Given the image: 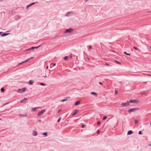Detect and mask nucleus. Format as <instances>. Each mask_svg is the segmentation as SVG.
I'll use <instances>...</instances> for the list:
<instances>
[{"label":"nucleus","mask_w":151,"mask_h":151,"mask_svg":"<svg viewBox=\"0 0 151 151\" xmlns=\"http://www.w3.org/2000/svg\"><path fill=\"white\" fill-rule=\"evenodd\" d=\"M139 109H140L138 108H131L129 109L127 111L129 113H130L139 110Z\"/></svg>","instance_id":"1"},{"label":"nucleus","mask_w":151,"mask_h":151,"mask_svg":"<svg viewBox=\"0 0 151 151\" xmlns=\"http://www.w3.org/2000/svg\"><path fill=\"white\" fill-rule=\"evenodd\" d=\"M130 102L131 103L138 104L139 102V100L137 99H131Z\"/></svg>","instance_id":"2"},{"label":"nucleus","mask_w":151,"mask_h":151,"mask_svg":"<svg viewBox=\"0 0 151 151\" xmlns=\"http://www.w3.org/2000/svg\"><path fill=\"white\" fill-rule=\"evenodd\" d=\"M26 90V88H23L22 89H18L17 92L20 93H22L25 91Z\"/></svg>","instance_id":"3"},{"label":"nucleus","mask_w":151,"mask_h":151,"mask_svg":"<svg viewBox=\"0 0 151 151\" xmlns=\"http://www.w3.org/2000/svg\"><path fill=\"white\" fill-rule=\"evenodd\" d=\"M73 30L72 28H70L68 29H67L65 31V33H70L73 31Z\"/></svg>","instance_id":"4"},{"label":"nucleus","mask_w":151,"mask_h":151,"mask_svg":"<svg viewBox=\"0 0 151 151\" xmlns=\"http://www.w3.org/2000/svg\"><path fill=\"white\" fill-rule=\"evenodd\" d=\"M45 109H44L43 110H42L41 111H40L39 112V113H38L37 114V115L38 116H40L42 114H43L44 112H45Z\"/></svg>","instance_id":"5"},{"label":"nucleus","mask_w":151,"mask_h":151,"mask_svg":"<svg viewBox=\"0 0 151 151\" xmlns=\"http://www.w3.org/2000/svg\"><path fill=\"white\" fill-rule=\"evenodd\" d=\"M27 100V99L25 98H24L22 100H21L20 101V103H24Z\"/></svg>","instance_id":"6"},{"label":"nucleus","mask_w":151,"mask_h":151,"mask_svg":"<svg viewBox=\"0 0 151 151\" xmlns=\"http://www.w3.org/2000/svg\"><path fill=\"white\" fill-rule=\"evenodd\" d=\"M35 2H33L32 3H31V4H29V5H28L27 6H26V9H27L29 7L31 6H32V5H34V4H35Z\"/></svg>","instance_id":"7"},{"label":"nucleus","mask_w":151,"mask_h":151,"mask_svg":"<svg viewBox=\"0 0 151 151\" xmlns=\"http://www.w3.org/2000/svg\"><path fill=\"white\" fill-rule=\"evenodd\" d=\"M133 133V132L131 130H129L127 132V134L130 135Z\"/></svg>","instance_id":"8"},{"label":"nucleus","mask_w":151,"mask_h":151,"mask_svg":"<svg viewBox=\"0 0 151 151\" xmlns=\"http://www.w3.org/2000/svg\"><path fill=\"white\" fill-rule=\"evenodd\" d=\"M78 110H76L75 111H74V112L73 113V114L72 115V116H74L76 114H77V113H78Z\"/></svg>","instance_id":"9"},{"label":"nucleus","mask_w":151,"mask_h":151,"mask_svg":"<svg viewBox=\"0 0 151 151\" xmlns=\"http://www.w3.org/2000/svg\"><path fill=\"white\" fill-rule=\"evenodd\" d=\"M80 103V101H76L75 103V105L76 106H77L79 105Z\"/></svg>","instance_id":"10"},{"label":"nucleus","mask_w":151,"mask_h":151,"mask_svg":"<svg viewBox=\"0 0 151 151\" xmlns=\"http://www.w3.org/2000/svg\"><path fill=\"white\" fill-rule=\"evenodd\" d=\"M34 81H33L32 80H30L29 81V84L30 85H32L33 84Z\"/></svg>","instance_id":"11"},{"label":"nucleus","mask_w":151,"mask_h":151,"mask_svg":"<svg viewBox=\"0 0 151 151\" xmlns=\"http://www.w3.org/2000/svg\"><path fill=\"white\" fill-rule=\"evenodd\" d=\"M121 106L124 107H125L127 105L125 103L123 102L121 104Z\"/></svg>","instance_id":"12"},{"label":"nucleus","mask_w":151,"mask_h":151,"mask_svg":"<svg viewBox=\"0 0 151 151\" xmlns=\"http://www.w3.org/2000/svg\"><path fill=\"white\" fill-rule=\"evenodd\" d=\"M32 135L34 136H36L37 135V132L36 131H34L32 133Z\"/></svg>","instance_id":"13"},{"label":"nucleus","mask_w":151,"mask_h":151,"mask_svg":"<svg viewBox=\"0 0 151 151\" xmlns=\"http://www.w3.org/2000/svg\"><path fill=\"white\" fill-rule=\"evenodd\" d=\"M20 115L22 117H27V114H20Z\"/></svg>","instance_id":"14"},{"label":"nucleus","mask_w":151,"mask_h":151,"mask_svg":"<svg viewBox=\"0 0 151 151\" xmlns=\"http://www.w3.org/2000/svg\"><path fill=\"white\" fill-rule=\"evenodd\" d=\"M70 98V97H68V98H67L66 99H63L61 101L62 102H64L65 101H67L68 99H69Z\"/></svg>","instance_id":"15"},{"label":"nucleus","mask_w":151,"mask_h":151,"mask_svg":"<svg viewBox=\"0 0 151 151\" xmlns=\"http://www.w3.org/2000/svg\"><path fill=\"white\" fill-rule=\"evenodd\" d=\"M9 33H4L1 34V36L2 37L4 36H6V35H9Z\"/></svg>","instance_id":"16"},{"label":"nucleus","mask_w":151,"mask_h":151,"mask_svg":"<svg viewBox=\"0 0 151 151\" xmlns=\"http://www.w3.org/2000/svg\"><path fill=\"white\" fill-rule=\"evenodd\" d=\"M34 49V47H31L27 49V51L32 50Z\"/></svg>","instance_id":"17"},{"label":"nucleus","mask_w":151,"mask_h":151,"mask_svg":"<svg viewBox=\"0 0 151 151\" xmlns=\"http://www.w3.org/2000/svg\"><path fill=\"white\" fill-rule=\"evenodd\" d=\"M42 135L45 136V137H46L47 135V132L43 133L42 134Z\"/></svg>","instance_id":"18"},{"label":"nucleus","mask_w":151,"mask_h":151,"mask_svg":"<svg viewBox=\"0 0 151 151\" xmlns=\"http://www.w3.org/2000/svg\"><path fill=\"white\" fill-rule=\"evenodd\" d=\"M91 94H92V95H94L95 96H97V93H96V92H92L91 93Z\"/></svg>","instance_id":"19"},{"label":"nucleus","mask_w":151,"mask_h":151,"mask_svg":"<svg viewBox=\"0 0 151 151\" xmlns=\"http://www.w3.org/2000/svg\"><path fill=\"white\" fill-rule=\"evenodd\" d=\"M130 103V101H127L126 103H126V105L127 106L129 105Z\"/></svg>","instance_id":"20"},{"label":"nucleus","mask_w":151,"mask_h":151,"mask_svg":"<svg viewBox=\"0 0 151 151\" xmlns=\"http://www.w3.org/2000/svg\"><path fill=\"white\" fill-rule=\"evenodd\" d=\"M124 53L127 55H130V54L127 53L125 51L124 52Z\"/></svg>","instance_id":"21"},{"label":"nucleus","mask_w":151,"mask_h":151,"mask_svg":"<svg viewBox=\"0 0 151 151\" xmlns=\"http://www.w3.org/2000/svg\"><path fill=\"white\" fill-rule=\"evenodd\" d=\"M68 57L67 56H65L64 57H63V59L64 60H68Z\"/></svg>","instance_id":"22"},{"label":"nucleus","mask_w":151,"mask_h":151,"mask_svg":"<svg viewBox=\"0 0 151 151\" xmlns=\"http://www.w3.org/2000/svg\"><path fill=\"white\" fill-rule=\"evenodd\" d=\"M61 117H60L57 120V122H59L61 120Z\"/></svg>","instance_id":"23"},{"label":"nucleus","mask_w":151,"mask_h":151,"mask_svg":"<svg viewBox=\"0 0 151 151\" xmlns=\"http://www.w3.org/2000/svg\"><path fill=\"white\" fill-rule=\"evenodd\" d=\"M134 122L135 124H137L138 122V121L137 120H134Z\"/></svg>","instance_id":"24"},{"label":"nucleus","mask_w":151,"mask_h":151,"mask_svg":"<svg viewBox=\"0 0 151 151\" xmlns=\"http://www.w3.org/2000/svg\"><path fill=\"white\" fill-rule=\"evenodd\" d=\"M23 63V62H21V63H19L17 65V66H19L20 65H21V64H22Z\"/></svg>","instance_id":"25"},{"label":"nucleus","mask_w":151,"mask_h":151,"mask_svg":"<svg viewBox=\"0 0 151 151\" xmlns=\"http://www.w3.org/2000/svg\"><path fill=\"white\" fill-rule=\"evenodd\" d=\"M1 91L2 92H4V89L3 88H2L1 89Z\"/></svg>","instance_id":"26"},{"label":"nucleus","mask_w":151,"mask_h":151,"mask_svg":"<svg viewBox=\"0 0 151 151\" xmlns=\"http://www.w3.org/2000/svg\"><path fill=\"white\" fill-rule=\"evenodd\" d=\"M107 118V116H104L103 118V120H105Z\"/></svg>","instance_id":"27"},{"label":"nucleus","mask_w":151,"mask_h":151,"mask_svg":"<svg viewBox=\"0 0 151 151\" xmlns=\"http://www.w3.org/2000/svg\"><path fill=\"white\" fill-rule=\"evenodd\" d=\"M40 85L43 86H45L46 85L45 84L43 83H40Z\"/></svg>","instance_id":"28"},{"label":"nucleus","mask_w":151,"mask_h":151,"mask_svg":"<svg viewBox=\"0 0 151 151\" xmlns=\"http://www.w3.org/2000/svg\"><path fill=\"white\" fill-rule=\"evenodd\" d=\"M41 46V45H39V46H37V47H34V49H37L39 47H40Z\"/></svg>","instance_id":"29"},{"label":"nucleus","mask_w":151,"mask_h":151,"mask_svg":"<svg viewBox=\"0 0 151 151\" xmlns=\"http://www.w3.org/2000/svg\"><path fill=\"white\" fill-rule=\"evenodd\" d=\"M142 131H140L139 132H138V134H142Z\"/></svg>","instance_id":"30"},{"label":"nucleus","mask_w":151,"mask_h":151,"mask_svg":"<svg viewBox=\"0 0 151 151\" xmlns=\"http://www.w3.org/2000/svg\"><path fill=\"white\" fill-rule=\"evenodd\" d=\"M37 110V108H34L32 109V111L33 110L34 111H36Z\"/></svg>","instance_id":"31"},{"label":"nucleus","mask_w":151,"mask_h":151,"mask_svg":"<svg viewBox=\"0 0 151 151\" xmlns=\"http://www.w3.org/2000/svg\"><path fill=\"white\" fill-rule=\"evenodd\" d=\"M29 60H28V59L27 60H26L24 61H23V63H26V62H27V61H28Z\"/></svg>","instance_id":"32"},{"label":"nucleus","mask_w":151,"mask_h":151,"mask_svg":"<svg viewBox=\"0 0 151 151\" xmlns=\"http://www.w3.org/2000/svg\"><path fill=\"white\" fill-rule=\"evenodd\" d=\"M133 48H134V49H135L136 50H137V47H135V46H134L133 47Z\"/></svg>","instance_id":"33"},{"label":"nucleus","mask_w":151,"mask_h":151,"mask_svg":"<svg viewBox=\"0 0 151 151\" xmlns=\"http://www.w3.org/2000/svg\"><path fill=\"white\" fill-rule=\"evenodd\" d=\"M86 126V125L85 124H83L81 125V127L82 128H84Z\"/></svg>","instance_id":"34"},{"label":"nucleus","mask_w":151,"mask_h":151,"mask_svg":"<svg viewBox=\"0 0 151 151\" xmlns=\"http://www.w3.org/2000/svg\"><path fill=\"white\" fill-rule=\"evenodd\" d=\"M62 111V110L61 109H59L58 111V113H59L60 112Z\"/></svg>","instance_id":"35"},{"label":"nucleus","mask_w":151,"mask_h":151,"mask_svg":"<svg viewBox=\"0 0 151 151\" xmlns=\"http://www.w3.org/2000/svg\"><path fill=\"white\" fill-rule=\"evenodd\" d=\"M101 122L99 121H98L97 122V125H100V124Z\"/></svg>","instance_id":"36"},{"label":"nucleus","mask_w":151,"mask_h":151,"mask_svg":"<svg viewBox=\"0 0 151 151\" xmlns=\"http://www.w3.org/2000/svg\"><path fill=\"white\" fill-rule=\"evenodd\" d=\"M105 64L107 66H109V64L108 63H105Z\"/></svg>","instance_id":"37"},{"label":"nucleus","mask_w":151,"mask_h":151,"mask_svg":"<svg viewBox=\"0 0 151 151\" xmlns=\"http://www.w3.org/2000/svg\"><path fill=\"white\" fill-rule=\"evenodd\" d=\"M115 62L119 64H121V63L119 61H117L116 60H115Z\"/></svg>","instance_id":"38"},{"label":"nucleus","mask_w":151,"mask_h":151,"mask_svg":"<svg viewBox=\"0 0 151 151\" xmlns=\"http://www.w3.org/2000/svg\"><path fill=\"white\" fill-rule=\"evenodd\" d=\"M117 93H118V92H117V91H116V90L115 91V94H117Z\"/></svg>","instance_id":"39"},{"label":"nucleus","mask_w":151,"mask_h":151,"mask_svg":"<svg viewBox=\"0 0 151 151\" xmlns=\"http://www.w3.org/2000/svg\"><path fill=\"white\" fill-rule=\"evenodd\" d=\"M100 131L99 130H97V134H98L99 133H100Z\"/></svg>","instance_id":"40"},{"label":"nucleus","mask_w":151,"mask_h":151,"mask_svg":"<svg viewBox=\"0 0 151 151\" xmlns=\"http://www.w3.org/2000/svg\"><path fill=\"white\" fill-rule=\"evenodd\" d=\"M51 64L53 65L54 66L56 65V64L55 63H51Z\"/></svg>","instance_id":"41"},{"label":"nucleus","mask_w":151,"mask_h":151,"mask_svg":"<svg viewBox=\"0 0 151 151\" xmlns=\"http://www.w3.org/2000/svg\"><path fill=\"white\" fill-rule=\"evenodd\" d=\"M99 83L100 85H102L103 84V83L101 82H99Z\"/></svg>","instance_id":"42"},{"label":"nucleus","mask_w":151,"mask_h":151,"mask_svg":"<svg viewBox=\"0 0 151 151\" xmlns=\"http://www.w3.org/2000/svg\"><path fill=\"white\" fill-rule=\"evenodd\" d=\"M33 58H34V57H32L31 58H28V60H30L31 59H32Z\"/></svg>","instance_id":"43"},{"label":"nucleus","mask_w":151,"mask_h":151,"mask_svg":"<svg viewBox=\"0 0 151 151\" xmlns=\"http://www.w3.org/2000/svg\"><path fill=\"white\" fill-rule=\"evenodd\" d=\"M38 121L39 122H41V119H39L38 120Z\"/></svg>","instance_id":"44"},{"label":"nucleus","mask_w":151,"mask_h":151,"mask_svg":"<svg viewBox=\"0 0 151 151\" xmlns=\"http://www.w3.org/2000/svg\"><path fill=\"white\" fill-rule=\"evenodd\" d=\"M42 77H44V76H43ZM44 78H47V76H46V75H45V76H44Z\"/></svg>","instance_id":"45"},{"label":"nucleus","mask_w":151,"mask_h":151,"mask_svg":"<svg viewBox=\"0 0 151 151\" xmlns=\"http://www.w3.org/2000/svg\"><path fill=\"white\" fill-rule=\"evenodd\" d=\"M89 48L90 49H91L92 48V47L91 46H90L89 47Z\"/></svg>","instance_id":"46"},{"label":"nucleus","mask_w":151,"mask_h":151,"mask_svg":"<svg viewBox=\"0 0 151 151\" xmlns=\"http://www.w3.org/2000/svg\"><path fill=\"white\" fill-rule=\"evenodd\" d=\"M48 66H47L46 67V68L47 69H48Z\"/></svg>","instance_id":"47"},{"label":"nucleus","mask_w":151,"mask_h":151,"mask_svg":"<svg viewBox=\"0 0 151 151\" xmlns=\"http://www.w3.org/2000/svg\"><path fill=\"white\" fill-rule=\"evenodd\" d=\"M149 146H151V144H150L149 145Z\"/></svg>","instance_id":"48"},{"label":"nucleus","mask_w":151,"mask_h":151,"mask_svg":"<svg viewBox=\"0 0 151 151\" xmlns=\"http://www.w3.org/2000/svg\"><path fill=\"white\" fill-rule=\"evenodd\" d=\"M68 14H66L65 15V16H68Z\"/></svg>","instance_id":"49"},{"label":"nucleus","mask_w":151,"mask_h":151,"mask_svg":"<svg viewBox=\"0 0 151 151\" xmlns=\"http://www.w3.org/2000/svg\"><path fill=\"white\" fill-rule=\"evenodd\" d=\"M1 33H2L1 32H0V35L1 34Z\"/></svg>","instance_id":"50"},{"label":"nucleus","mask_w":151,"mask_h":151,"mask_svg":"<svg viewBox=\"0 0 151 151\" xmlns=\"http://www.w3.org/2000/svg\"><path fill=\"white\" fill-rule=\"evenodd\" d=\"M0 120H2V119H1V118H0Z\"/></svg>","instance_id":"51"},{"label":"nucleus","mask_w":151,"mask_h":151,"mask_svg":"<svg viewBox=\"0 0 151 151\" xmlns=\"http://www.w3.org/2000/svg\"><path fill=\"white\" fill-rule=\"evenodd\" d=\"M88 0H86V1H87Z\"/></svg>","instance_id":"52"},{"label":"nucleus","mask_w":151,"mask_h":151,"mask_svg":"<svg viewBox=\"0 0 151 151\" xmlns=\"http://www.w3.org/2000/svg\"><path fill=\"white\" fill-rule=\"evenodd\" d=\"M150 125H151V122H150Z\"/></svg>","instance_id":"53"},{"label":"nucleus","mask_w":151,"mask_h":151,"mask_svg":"<svg viewBox=\"0 0 151 151\" xmlns=\"http://www.w3.org/2000/svg\"><path fill=\"white\" fill-rule=\"evenodd\" d=\"M70 12H68V13H70Z\"/></svg>","instance_id":"54"},{"label":"nucleus","mask_w":151,"mask_h":151,"mask_svg":"<svg viewBox=\"0 0 151 151\" xmlns=\"http://www.w3.org/2000/svg\"><path fill=\"white\" fill-rule=\"evenodd\" d=\"M144 83H146V82H145Z\"/></svg>","instance_id":"55"},{"label":"nucleus","mask_w":151,"mask_h":151,"mask_svg":"<svg viewBox=\"0 0 151 151\" xmlns=\"http://www.w3.org/2000/svg\"><path fill=\"white\" fill-rule=\"evenodd\" d=\"M148 75V76H150V75Z\"/></svg>","instance_id":"56"},{"label":"nucleus","mask_w":151,"mask_h":151,"mask_svg":"<svg viewBox=\"0 0 151 151\" xmlns=\"http://www.w3.org/2000/svg\"><path fill=\"white\" fill-rule=\"evenodd\" d=\"M12 70V69H11V70L10 69V70Z\"/></svg>","instance_id":"57"},{"label":"nucleus","mask_w":151,"mask_h":151,"mask_svg":"<svg viewBox=\"0 0 151 151\" xmlns=\"http://www.w3.org/2000/svg\"><path fill=\"white\" fill-rule=\"evenodd\" d=\"M12 70V69H11V70L10 69V70Z\"/></svg>","instance_id":"58"},{"label":"nucleus","mask_w":151,"mask_h":151,"mask_svg":"<svg viewBox=\"0 0 151 151\" xmlns=\"http://www.w3.org/2000/svg\"><path fill=\"white\" fill-rule=\"evenodd\" d=\"M150 48H151V47H150Z\"/></svg>","instance_id":"59"}]
</instances>
